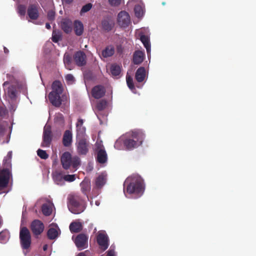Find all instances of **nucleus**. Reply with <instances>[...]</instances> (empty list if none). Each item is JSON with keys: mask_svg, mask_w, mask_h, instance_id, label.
<instances>
[{"mask_svg": "<svg viewBox=\"0 0 256 256\" xmlns=\"http://www.w3.org/2000/svg\"><path fill=\"white\" fill-rule=\"evenodd\" d=\"M106 181V178L105 175L104 174L99 175L95 179L93 190L101 189L105 184Z\"/></svg>", "mask_w": 256, "mask_h": 256, "instance_id": "6ab92c4d", "label": "nucleus"}, {"mask_svg": "<svg viewBox=\"0 0 256 256\" xmlns=\"http://www.w3.org/2000/svg\"><path fill=\"white\" fill-rule=\"evenodd\" d=\"M115 52L114 48L112 45H109L106 47L102 52V56L104 58H107L112 56Z\"/></svg>", "mask_w": 256, "mask_h": 256, "instance_id": "393cba45", "label": "nucleus"}, {"mask_svg": "<svg viewBox=\"0 0 256 256\" xmlns=\"http://www.w3.org/2000/svg\"><path fill=\"white\" fill-rule=\"evenodd\" d=\"M71 154L68 152H64L60 160L62 167L65 170H68L71 166Z\"/></svg>", "mask_w": 256, "mask_h": 256, "instance_id": "f3484780", "label": "nucleus"}, {"mask_svg": "<svg viewBox=\"0 0 256 256\" xmlns=\"http://www.w3.org/2000/svg\"><path fill=\"white\" fill-rule=\"evenodd\" d=\"M68 206L74 214H79L86 208V204L82 198L78 195H71L68 198Z\"/></svg>", "mask_w": 256, "mask_h": 256, "instance_id": "7ed1b4c3", "label": "nucleus"}, {"mask_svg": "<svg viewBox=\"0 0 256 256\" xmlns=\"http://www.w3.org/2000/svg\"><path fill=\"white\" fill-rule=\"evenodd\" d=\"M77 256H86L84 252H80L78 254V255Z\"/></svg>", "mask_w": 256, "mask_h": 256, "instance_id": "052dcab7", "label": "nucleus"}, {"mask_svg": "<svg viewBox=\"0 0 256 256\" xmlns=\"http://www.w3.org/2000/svg\"><path fill=\"white\" fill-rule=\"evenodd\" d=\"M102 29L106 31L109 32L112 30L114 26V22L109 19H104L102 22Z\"/></svg>", "mask_w": 256, "mask_h": 256, "instance_id": "cd10ccee", "label": "nucleus"}, {"mask_svg": "<svg viewBox=\"0 0 256 256\" xmlns=\"http://www.w3.org/2000/svg\"><path fill=\"white\" fill-rule=\"evenodd\" d=\"M108 160L107 154L104 150H99L97 152L96 160L100 164L105 163Z\"/></svg>", "mask_w": 256, "mask_h": 256, "instance_id": "bb28decb", "label": "nucleus"}, {"mask_svg": "<svg viewBox=\"0 0 256 256\" xmlns=\"http://www.w3.org/2000/svg\"><path fill=\"white\" fill-rule=\"evenodd\" d=\"M140 40L142 42L144 46L146 48V52L148 54L150 51V44L148 37L146 35L142 34L140 36Z\"/></svg>", "mask_w": 256, "mask_h": 256, "instance_id": "c756f323", "label": "nucleus"}, {"mask_svg": "<svg viewBox=\"0 0 256 256\" xmlns=\"http://www.w3.org/2000/svg\"><path fill=\"white\" fill-rule=\"evenodd\" d=\"M96 241L100 248L103 250H105L108 247V238L104 234L99 233L96 237Z\"/></svg>", "mask_w": 256, "mask_h": 256, "instance_id": "4468645a", "label": "nucleus"}, {"mask_svg": "<svg viewBox=\"0 0 256 256\" xmlns=\"http://www.w3.org/2000/svg\"><path fill=\"white\" fill-rule=\"evenodd\" d=\"M6 114V109L4 107L0 106V116H4Z\"/></svg>", "mask_w": 256, "mask_h": 256, "instance_id": "3c124183", "label": "nucleus"}, {"mask_svg": "<svg viewBox=\"0 0 256 256\" xmlns=\"http://www.w3.org/2000/svg\"><path fill=\"white\" fill-rule=\"evenodd\" d=\"M106 100H100L97 103L96 108L98 110H102L106 108Z\"/></svg>", "mask_w": 256, "mask_h": 256, "instance_id": "ea45409f", "label": "nucleus"}, {"mask_svg": "<svg viewBox=\"0 0 256 256\" xmlns=\"http://www.w3.org/2000/svg\"><path fill=\"white\" fill-rule=\"evenodd\" d=\"M12 152H9L7 154V156L6 158H7L8 159H9L10 160H11V158H12Z\"/></svg>", "mask_w": 256, "mask_h": 256, "instance_id": "5fc2aeb1", "label": "nucleus"}, {"mask_svg": "<svg viewBox=\"0 0 256 256\" xmlns=\"http://www.w3.org/2000/svg\"><path fill=\"white\" fill-rule=\"evenodd\" d=\"M92 5L90 3L87 4L84 6L82 8L80 13H84L89 11L92 8Z\"/></svg>", "mask_w": 256, "mask_h": 256, "instance_id": "c03bdc74", "label": "nucleus"}, {"mask_svg": "<svg viewBox=\"0 0 256 256\" xmlns=\"http://www.w3.org/2000/svg\"><path fill=\"white\" fill-rule=\"evenodd\" d=\"M4 50L5 54H8L9 52V50L6 48L4 47Z\"/></svg>", "mask_w": 256, "mask_h": 256, "instance_id": "4d7b16f0", "label": "nucleus"}, {"mask_svg": "<svg viewBox=\"0 0 256 256\" xmlns=\"http://www.w3.org/2000/svg\"><path fill=\"white\" fill-rule=\"evenodd\" d=\"M72 134L71 131L70 130H66L63 136L62 144L64 146L68 147L72 143Z\"/></svg>", "mask_w": 256, "mask_h": 256, "instance_id": "4be33fe9", "label": "nucleus"}, {"mask_svg": "<svg viewBox=\"0 0 256 256\" xmlns=\"http://www.w3.org/2000/svg\"><path fill=\"white\" fill-rule=\"evenodd\" d=\"M52 91L48 94V99L54 106L59 107L62 104L60 94L63 92L62 84L59 80H54L52 85Z\"/></svg>", "mask_w": 256, "mask_h": 256, "instance_id": "f03ea898", "label": "nucleus"}, {"mask_svg": "<svg viewBox=\"0 0 256 256\" xmlns=\"http://www.w3.org/2000/svg\"><path fill=\"white\" fill-rule=\"evenodd\" d=\"M106 93V89L103 86L97 85L94 86L92 90V96L96 99H98L104 96Z\"/></svg>", "mask_w": 256, "mask_h": 256, "instance_id": "2eb2a0df", "label": "nucleus"}, {"mask_svg": "<svg viewBox=\"0 0 256 256\" xmlns=\"http://www.w3.org/2000/svg\"><path fill=\"white\" fill-rule=\"evenodd\" d=\"M74 28L76 36H80L82 35L84 32V26L80 21L78 20H75L74 22Z\"/></svg>", "mask_w": 256, "mask_h": 256, "instance_id": "a878e982", "label": "nucleus"}, {"mask_svg": "<svg viewBox=\"0 0 256 256\" xmlns=\"http://www.w3.org/2000/svg\"><path fill=\"white\" fill-rule=\"evenodd\" d=\"M56 17V12L54 9L49 10L47 14V18L50 21H54Z\"/></svg>", "mask_w": 256, "mask_h": 256, "instance_id": "79ce46f5", "label": "nucleus"}, {"mask_svg": "<svg viewBox=\"0 0 256 256\" xmlns=\"http://www.w3.org/2000/svg\"><path fill=\"white\" fill-rule=\"evenodd\" d=\"M4 128L3 127V126L2 125L0 124V136H2L4 134Z\"/></svg>", "mask_w": 256, "mask_h": 256, "instance_id": "864d4df0", "label": "nucleus"}, {"mask_svg": "<svg viewBox=\"0 0 256 256\" xmlns=\"http://www.w3.org/2000/svg\"><path fill=\"white\" fill-rule=\"evenodd\" d=\"M144 139V134L139 131H132L130 136L124 141L127 150H132L140 146Z\"/></svg>", "mask_w": 256, "mask_h": 256, "instance_id": "20e7f679", "label": "nucleus"}, {"mask_svg": "<svg viewBox=\"0 0 256 256\" xmlns=\"http://www.w3.org/2000/svg\"><path fill=\"white\" fill-rule=\"evenodd\" d=\"M65 78L67 82L69 84H72L74 81V78L72 74H68L66 75Z\"/></svg>", "mask_w": 256, "mask_h": 256, "instance_id": "de8ad7c7", "label": "nucleus"}, {"mask_svg": "<svg viewBox=\"0 0 256 256\" xmlns=\"http://www.w3.org/2000/svg\"><path fill=\"white\" fill-rule=\"evenodd\" d=\"M76 148L78 152L82 155H86L88 151L89 142L85 136L76 138Z\"/></svg>", "mask_w": 256, "mask_h": 256, "instance_id": "0eeeda50", "label": "nucleus"}, {"mask_svg": "<svg viewBox=\"0 0 256 256\" xmlns=\"http://www.w3.org/2000/svg\"><path fill=\"white\" fill-rule=\"evenodd\" d=\"M81 191L84 195L88 197V194L91 190L90 180L85 178L80 184Z\"/></svg>", "mask_w": 256, "mask_h": 256, "instance_id": "412c9836", "label": "nucleus"}, {"mask_svg": "<svg viewBox=\"0 0 256 256\" xmlns=\"http://www.w3.org/2000/svg\"><path fill=\"white\" fill-rule=\"evenodd\" d=\"M73 58L75 64L78 66H83L86 64V54L82 50L76 52Z\"/></svg>", "mask_w": 256, "mask_h": 256, "instance_id": "f8f14e48", "label": "nucleus"}, {"mask_svg": "<svg viewBox=\"0 0 256 256\" xmlns=\"http://www.w3.org/2000/svg\"><path fill=\"white\" fill-rule=\"evenodd\" d=\"M67 4H70L72 2L73 0H62Z\"/></svg>", "mask_w": 256, "mask_h": 256, "instance_id": "bf43d9fd", "label": "nucleus"}, {"mask_svg": "<svg viewBox=\"0 0 256 256\" xmlns=\"http://www.w3.org/2000/svg\"><path fill=\"white\" fill-rule=\"evenodd\" d=\"M126 184V192L130 194L141 196L144 190V184L142 178L138 175H134L128 178L124 183Z\"/></svg>", "mask_w": 256, "mask_h": 256, "instance_id": "f257e3e1", "label": "nucleus"}, {"mask_svg": "<svg viewBox=\"0 0 256 256\" xmlns=\"http://www.w3.org/2000/svg\"><path fill=\"white\" fill-rule=\"evenodd\" d=\"M20 240L22 250H26V252L30 249L32 244V238L30 230L25 226L22 227L20 232Z\"/></svg>", "mask_w": 256, "mask_h": 256, "instance_id": "39448f33", "label": "nucleus"}, {"mask_svg": "<svg viewBox=\"0 0 256 256\" xmlns=\"http://www.w3.org/2000/svg\"><path fill=\"white\" fill-rule=\"evenodd\" d=\"M69 228L72 232L77 233L82 230V225L80 222H72L70 224Z\"/></svg>", "mask_w": 256, "mask_h": 256, "instance_id": "c85d7f7f", "label": "nucleus"}, {"mask_svg": "<svg viewBox=\"0 0 256 256\" xmlns=\"http://www.w3.org/2000/svg\"><path fill=\"white\" fill-rule=\"evenodd\" d=\"M47 236L50 240H54L58 236V232L54 228H50L47 232Z\"/></svg>", "mask_w": 256, "mask_h": 256, "instance_id": "473e14b6", "label": "nucleus"}, {"mask_svg": "<svg viewBox=\"0 0 256 256\" xmlns=\"http://www.w3.org/2000/svg\"><path fill=\"white\" fill-rule=\"evenodd\" d=\"M72 60L71 56L69 54L66 53L64 56V62L66 68L70 70H72Z\"/></svg>", "mask_w": 256, "mask_h": 256, "instance_id": "2f4dec72", "label": "nucleus"}, {"mask_svg": "<svg viewBox=\"0 0 256 256\" xmlns=\"http://www.w3.org/2000/svg\"><path fill=\"white\" fill-rule=\"evenodd\" d=\"M44 228V224L38 220H33L30 224V230L36 236L40 235L43 232Z\"/></svg>", "mask_w": 256, "mask_h": 256, "instance_id": "1a4fd4ad", "label": "nucleus"}, {"mask_svg": "<svg viewBox=\"0 0 256 256\" xmlns=\"http://www.w3.org/2000/svg\"><path fill=\"white\" fill-rule=\"evenodd\" d=\"M106 256H116L114 252L112 250H109L107 252Z\"/></svg>", "mask_w": 256, "mask_h": 256, "instance_id": "603ef678", "label": "nucleus"}, {"mask_svg": "<svg viewBox=\"0 0 256 256\" xmlns=\"http://www.w3.org/2000/svg\"><path fill=\"white\" fill-rule=\"evenodd\" d=\"M39 6L38 4H30L27 10L28 17L32 20H36L39 17Z\"/></svg>", "mask_w": 256, "mask_h": 256, "instance_id": "ddd939ff", "label": "nucleus"}, {"mask_svg": "<svg viewBox=\"0 0 256 256\" xmlns=\"http://www.w3.org/2000/svg\"><path fill=\"white\" fill-rule=\"evenodd\" d=\"M145 54L144 52L140 50H136L134 54L132 62L134 64H140L144 60Z\"/></svg>", "mask_w": 256, "mask_h": 256, "instance_id": "5701e85b", "label": "nucleus"}, {"mask_svg": "<svg viewBox=\"0 0 256 256\" xmlns=\"http://www.w3.org/2000/svg\"><path fill=\"white\" fill-rule=\"evenodd\" d=\"M110 71L113 76H118L120 73V68L118 65L113 64L111 66Z\"/></svg>", "mask_w": 256, "mask_h": 256, "instance_id": "e433bc0d", "label": "nucleus"}, {"mask_svg": "<svg viewBox=\"0 0 256 256\" xmlns=\"http://www.w3.org/2000/svg\"><path fill=\"white\" fill-rule=\"evenodd\" d=\"M46 28L48 29V30H50V29L51 28V26H50V25L49 23H46Z\"/></svg>", "mask_w": 256, "mask_h": 256, "instance_id": "6e6d98bb", "label": "nucleus"}, {"mask_svg": "<svg viewBox=\"0 0 256 256\" xmlns=\"http://www.w3.org/2000/svg\"><path fill=\"white\" fill-rule=\"evenodd\" d=\"M108 2L112 6H118L120 4L121 0H108Z\"/></svg>", "mask_w": 256, "mask_h": 256, "instance_id": "09e8293b", "label": "nucleus"}, {"mask_svg": "<svg viewBox=\"0 0 256 256\" xmlns=\"http://www.w3.org/2000/svg\"><path fill=\"white\" fill-rule=\"evenodd\" d=\"M37 154L38 156L43 160H46L48 158V154L46 153V150L38 149L37 150Z\"/></svg>", "mask_w": 256, "mask_h": 256, "instance_id": "a19ab883", "label": "nucleus"}, {"mask_svg": "<svg viewBox=\"0 0 256 256\" xmlns=\"http://www.w3.org/2000/svg\"><path fill=\"white\" fill-rule=\"evenodd\" d=\"M71 160V166L74 169V170H76L80 165V158L78 156H75L72 157Z\"/></svg>", "mask_w": 256, "mask_h": 256, "instance_id": "c9c22d12", "label": "nucleus"}, {"mask_svg": "<svg viewBox=\"0 0 256 256\" xmlns=\"http://www.w3.org/2000/svg\"><path fill=\"white\" fill-rule=\"evenodd\" d=\"M52 128L50 125H46L44 128L42 134V140L41 146L43 148H49L52 144Z\"/></svg>", "mask_w": 256, "mask_h": 256, "instance_id": "423d86ee", "label": "nucleus"}, {"mask_svg": "<svg viewBox=\"0 0 256 256\" xmlns=\"http://www.w3.org/2000/svg\"><path fill=\"white\" fill-rule=\"evenodd\" d=\"M42 211L44 215L46 216H49L52 213V206L48 204H44L42 206Z\"/></svg>", "mask_w": 256, "mask_h": 256, "instance_id": "7c9ffc66", "label": "nucleus"}, {"mask_svg": "<svg viewBox=\"0 0 256 256\" xmlns=\"http://www.w3.org/2000/svg\"><path fill=\"white\" fill-rule=\"evenodd\" d=\"M84 122V120L80 118L78 120L76 123V138H78V136H85L86 129L84 126H83Z\"/></svg>", "mask_w": 256, "mask_h": 256, "instance_id": "aec40b11", "label": "nucleus"}, {"mask_svg": "<svg viewBox=\"0 0 256 256\" xmlns=\"http://www.w3.org/2000/svg\"><path fill=\"white\" fill-rule=\"evenodd\" d=\"M126 80L128 87L132 90L134 89L132 78L130 76H126Z\"/></svg>", "mask_w": 256, "mask_h": 256, "instance_id": "37998d69", "label": "nucleus"}, {"mask_svg": "<svg viewBox=\"0 0 256 256\" xmlns=\"http://www.w3.org/2000/svg\"><path fill=\"white\" fill-rule=\"evenodd\" d=\"M118 23L120 27H128L130 23L129 14L125 11L120 12L118 16Z\"/></svg>", "mask_w": 256, "mask_h": 256, "instance_id": "6e6552de", "label": "nucleus"}, {"mask_svg": "<svg viewBox=\"0 0 256 256\" xmlns=\"http://www.w3.org/2000/svg\"><path fill=\"white\" fill-rule=\"evenodd\" d=\"M136 16L138 18H141L144 14V10L142 6L139 4L136 5L134 8Z\"/></svg>", "mask_w": 256, "mask_h": 256, "instance_id": "f704fd0d", "label": "nucleus"}, {"mask_svg": "<svg viewBox=\"0 0 256 256\" xmlns=\"http://www.w3.org/2000/svg\"><path fill=\"white\" fill-rule=\"evenodd\" d=\"M3 169L2 170H7L8 172H10V168H11V160L4 158L3 160Z\"/></svg>", "mask_w": 256, "mask_h": 256, "instance_id": "58836bf2", "label": "nucleus"}, {"mask_svg": "<svg viewBox=\"0 0 256 256\" xmlns=\"http://www.w3.org/2000/svg\"><path fill=\"white\" fill-rule=\"evenodd\" d=\"M64 179L67 182H72L76 180L74 174H67L64 176Z\"/></svg>", "mask_w": 256, "mask_h": 256, "instance_id": "a18cd8bd", "label": "nucleus"}, {"mask_svg": "<svg viewBox=\"0 0 256 256\" xmlns=\"http://www.w3.org/2000/svg\"><path fill=\"white\" fill-rule=\"evenodd\" d=\"M26 6L22 4H18L16 11L20 16H24L26 13Z\"/></svg>", "mask_w": 256, "mask_h": 256, "instance_id": "72a5a7b5", "label": "nucleus"}, {"mask_svg": "<svg viewBox=\"0 0 256 256\" xmlns=\"http://www.w3.org/2000/svg\"><path fill=\"white\" fill-rule=\"evenodd\" d=\"M11 176L10 172H8L6 170H0V190H2L8 186Z\"/></svg>", "mask_w": 256, "mask_h": 256, "instance_id": "9d476101", "label": "nucleus"}, {"mask_svg": "<svg viewBox=\"0 0 256 256\" xmlns=\"http://www.w3.org/2000/svg\"><path fill=\"white\" fill-rule=\"evenodd\" d=\"M88 240V237L84 234H79L76 238L75 244L76 246L80 250L85 248V245Z\"/></svg>", "mask_w": 256, "mask_h": 256, "instance_id": "dca6fc26", "label": "nucleus"}, {"mask_svg": "<svg viewBox=\"0 0 256 256\" xmlns=\"http://www.w3.org/2000/svg\"><path fill=\"white\" fill-rule=\"evenodd\" d=\"M58 176H60V174H59L58 175Z\"/></svg>", "mask_w": 256, "mask_h": 256, "instance_id": "680f3d73", "label": "nucleus"}, {"mask_svg": "<svg viewBox=\"0 0 256 256\" xmlns=\"http://www.w3.org/2000/svg\"><path fill=\"white\" fill-rule=\"evenodd\" d=\"M3 86L6 94L12 100H14L16 97V86L10 84L8 81L5 82Z\"/></svg>", "mask_w": 256, "mask_h": 256, "instance_id": "9b49d317", "label": "nucleus"}, {"mask_svg": "<svg viewBox=\"0 0 256 256\" xmlns=\"http://www.w3.org/2000/svg\"><path fill=\"white\" fill-rule=\"evenodd\" d=\"M60 26L65 33L69 34L72 30V22L68 18H62L60 23Z\"/></svg>", "mask_w": 256, "mask_h": 256, "instance_id": "a211bd4d", "label": "nucleus"}, {"mask_svg": "<svg viewBox=\"0 0 256 256\" xmlns=\"http://www.w3.org/2000/svg\"><path fill=\"white\" fill-rule=\"evenodd\" d=\"M62 40L61 34L56 30H54L52 34V40L54 42H58L59 40Z\"/></svg>", "mask_w": 256, "mask_h": 256, "instance_id": "4c0bfd02", "label": "nucleus"}, {"mask_svg": "<svg viewBox=\"0 0 256 256\" xmlns=\"http://www.w3.org/2000/svg\"><path fill=\"white\" fill-rule=\"evenodd\" d=\"M8 236V232L7 231H2L0 232V242L5 241Z\"/></svg>", "mask_w": 256, "mask_h": 256, "instance_id": "49530a36", "label": "nucleus"}, {"mask_svg": "<svg viewBox=\"0 0 256 256\" xmlns=\"http://www.w3.org/2000/svg\"><path fill=\"white\" fill-rule=\"evenodd\" d=\"M146 76V70L144 67H140L136 71L135 74V78L138 82H142Z\"/></svg>", "mask_w": 256, "mask_h": 256, "instance_id": "b1692460", "label": "nucleus"}, {"mask_svg": "<svg viewBox=\"0 0 256 256\" xmlns=\"http://www.w3.org/2000/svg\"><path fill=\"white\" fill-rule=\"evenodd\" d=\"M96 146L97 152L99 150H104V146L102 144L101 142H96Z\"/></svg>", "mask_w": 256, "mask_h": 256, "instance_id": "8fccbe9b", "label": "nucleus"}, {"mask_svg": "<svg viewBox=\"0 0 256 256\" xmlns=\"http://www.w3.org/2000/svg\"><path fill=\"white\" fill-rule=\"evenodd\" d=\"M48 245L47 244H44V246H43V250L44 251H46L48 249Z\"/></svg>", "mask_w": 256, "mask_h": 256, "instance_id": "13d9d810", "label": "nucleus"}]
</instances>
